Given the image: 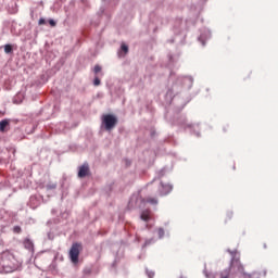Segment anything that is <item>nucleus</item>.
I'll return each instance as SVG.
<instances>
[{
    "label": "nucleus",
    "instance_id": "1",
    "mask_svg": "<svg viewBox=\"0 0 278 278\" xmlns=\"http://www.w3.org/2000/svg\"><path fill=\"white\" fill-rule=\"evenodd\" d=\"M118 124V118L112 114H105L102 116V125L106 131H112Z\"/></svg>",
    "mask_w": 278,
    "mask_h": 278
},
{
    "label": "nucleus",
    "instance_id": "2",
    "mask_svg": "<svg viewBox=\"0 0 278 278\" xmlns=\"http://www.w3.org/2000/svg\"><path fill=\"white\" fill-rule=\"evenodd\" d=\"M81 251H84L81 243H73L71 248V262L74 266L79 264V253H81Z\"/></svg>",
    "mask_w": 278,
    "mask_h": 278
},
{
    "label": "nucleus",
    "instance_id": "3",
    "mask_svg": "<svg viewBox=\"0 0 278 278\" xmlns=\"http://www.w3.org/2000/svg\"><path fill=\"white\" fill-rule=\"evenodd\" d=\"M156 188V193L159 194V197H166V194H170V192L173 191V186L164 185V182L157 184Z\"/></svg>",
    "mask_w": 278,
    "mask_h": 278
},
{
    "label": "nucleus",
    "instance_id": "4",
    "mask_svg": "<svg viewBox=\"0 0 278 278\" xmlns=\"http://www.w3.org/2000/svg\"><path fill=\"white\" fill-rule=\"evenodd\" d=\"M88 175H90V166L88 163H84L78 169V177L84 179V177H88Z\"/></svg>",
    "mask_w": 278,
    "mask_h": 278
},
{
    "label": "nucleus",
    "instance_id": "5",
    "mask_svg": "<svg viewBox=\"0 0 278 278\" xmlns=\"http://www.w3.org/2000/svg\"><path fill=\"white\" fill-rule=\"evenodd\" d=\"M7 127H10V121L9 119H2L0 122V131L1 132L5 131Z\"/></svg>",
    "mask_w": 278,
    "mask_h": 278
},
{
    "label": "nucleus",
    "instance_id": "6",
    "mask_svg": "<svg viewBox=\"0 0 278 278\" xmlns=\"http://www.w3.org/2000/svg\"><path fill=\"white\" fill-rule=\"evenodd\" d=\"M151 219V211H143L141 213V220H144L146 223Z\"/></svg>",
    "mask_w": 278,
    "mask_h": 278
},
{
    "label": "nucleus",
    "instance_id": "7",
    "mask_svg": "<svg viewBox=\"0 0 278 278\" xmlns=\"http://www.w3.org/2000/svg\"><path fill=\"white\" fill-rule=\"evenodd\" d=\"M146 203H150L151 205H157V198H147Z\"/></svg>",
    "mask_w": 278,
    "mask_h": 278
},
{
    "label": "nucleus",
    "instance_id": "8",
    "mask_svg": "<svg viewBox=\"0 0 278 278\" xmlns=\"http://www.w3.org/2000/svg\"><path fill=\"white\" fill-rule=\"evenodd\" d=\"M55 188H58V185L55 182H49L47 185L48 190H55Z\"/></svg>",
    "mask_w": 278,
    "mask_h": 278
},
{
    "label": "nucleus",
    "instance_id": "9",
    "mask_svg": "<svg viewBox=\"0 0 278 278\" xmlns=\"http://www.w3.org/2000/svg\"><path fill=\"white\" fill-rule=\"evenodd\" d=\"M229 269H224L222 273H220V278H229Z\"/></svg>",
    "mask_w": 278,
    "mask_h": 278
},
{
    "label": "nucleus",
    "instance_id": "10",
    "mask_svg": "<svg viewBox=\"0 0 278 278\" xmlns=\"http://www.w3.org/2000/svg\"><path fill=\"white\" fill-rule=\"evenodd\" d=\"M121 49L125 54L129 53V47L127 45L122 43Z\"/></svg>",
    "mask_w": 278,
    "mask_h": 278
},
{
    "label": "nucleus",
    "instance_id": "11",
    "mask_svg": "<svg viewBox=\"0 0 278 278\" xmlns=\"http://www.w3.org/2000/svg\"><path fill=\"white\" fill-rule=\"evenodd\" d=\"M4 53H12V45L4 46Z\"/></svg>",
    "mask_w": 278,
    "mask_h": 278
},
{
    "label": "nucleus",
    "instance_id": "12",
    "mask_svg": "<svg viewBox=\"0 0 278 278\" xmlns=\"http://www.w3.org/2000/svg\"><path fill=\"white\" fill-rule=\"evenodd\" d=\"M21 231H23V229L21 228V226H15V227H13V232H14V233H21Z\"/></svg>",
    "mask_w": 278,
    "mask_h": 278
},
{
    "label": "nucleus",
    "instance_id": "13",
    "mask_svg": "<svg viewBox=\"0 0 278 278\" xmlns=\"http://www.w3.org/2000/svg\"><path fill=\"white\" fill-rule=\"evenodd\" d=\"M93 86H101V79H99L98 76L93 79Z\"/></svg>",
    "mask_w": 278,
    "mask_h": 278
},
{
    "label": "nucleus",
    "instance_id": "14",
    "mask_svg": "<svg viewBox=\"0 0 278 278\" xmlns=\"http://www.w3.org/2000/svg\"><path fill=\"white\" fill-rule=\"evenodd\" d=\"M93 73L97 75L98 73H101V66L100 65H94L93 67Z\"/></svg>",
    "mask_w": 278,
    "mask_h": 278
},
{
    "label": "nucleus",
    "instance_id": "15",
    "mask_svg": "<svg viewBox=\"0 0 278 278\" xmlns=\"http://www.w3.org/2000/svg\"><path fill=\"white\" fill-rule=\"evenodd\" d=\"M157 236L159 238H164V230L162 228L157 229Z\"/></svg>",
    "mask_w": 278,
    "mask_h": 278
},
{
    "label": "nucleus",
    "instance_id": "16",
    "mask_svg": "<svg viewBox=\"0 0 278 278\" xmlns=\"http://www.w3.org/2000/svg\"><path fill=\"white\" fill-rule=\"evenodd\" d=\"M149 278L155 277V273L153 271H147Z\"/></svg>",
    "mask_w": 278,
    "mask_h": 278
},
{
    "label": "nucleus",
    "instance_id": "17",
    "mask_svg": "<svg viewBox=\"0 0 278 278\" xmlns=\"http://www.w3.org/2000/svg\"><path fill=\"white\" fill-rule=\"evenodd\" d=\"M49 24L51 25V27H55V21L50 20V21H49Z\"/></svg>",
    "mask_w": 278,
    "mask_h": 278
},
{
    "label": "nucleus",
    "instance_id": "18",
    "mask_svg": "<svg viewBox=\"0 0 278 278\" xmlns=\"http://www.w3.org/2000/svg\"><path fill=\"white\" fill-rule=\"evenodd\" d=\"M45 23H46L45 18L39 20V25H45Z\"/></svg>",
    "mask_w": 278,
    "mask_h": 278
},
{
    "label": "nucleus",
    "instance_id": "19",
    "mask_svg": "<svg viewBox=\"0 0 278 278\" xmlns=\"http://www.w3.org/2000/svg\"><path fill=\"white\" fill-rule=\"evenodd\" d=\"M231 216H232V214H231V213H229V214H228V218H231Z\"/></svg>",
    "mask_w": 278,
    "mask_h": 278
}]
</instances>
